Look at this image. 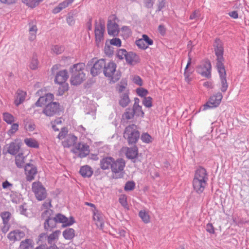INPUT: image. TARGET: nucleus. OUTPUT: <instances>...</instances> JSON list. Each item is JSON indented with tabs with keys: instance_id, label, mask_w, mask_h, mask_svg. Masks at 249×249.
<instances>
[{
	"instance_id": "obj_1",
	"label": "nucleus",
	"mask_w": 249,
	"mask_h": 249,
	"mask_svg": "<svg viewBox=\"0 0 249 249\" xmlns=\"http://www.w3.org/2000/svg\"><path fill=\"white\" fill-rule=\"evenodd\" d=\"M209 176L206 170L199 167L196 171L193 181V186L194 190L197 194L202 193L207 185Z\"/></svg>"
},
{
	"instance_id": "obj_2",
	"label": "nucleus",
	"mask_w": 249,
	"mask_h": 249,
	"mask_svg": "<svg viewBox=\"0 0 249 249\" xmlns=\"http://www.w3.org/2000/svg\"><path fill=\"white\" fill-rule=\"evenodd\" d=\"M85 65L83 63L74 64L70 69L71 72V83L77 86L82 83L85 79L86 74L84 73Z\"/></svg>"
},
{
	"instance_id": "obj_3",
	"label": "nucleus",
	"mask_w": 249,
	"mask_h": 249,
	"mask_svg": "<svg viewBox=\"0 0 249 249\" xmlns=\"http://www.w3.org/2000/svg\"><path fill=\"white\" fill-rule=\"evenodd\" d=\"M124 137L127 140L129 144L136 143L140 138V133L135 124L126 127L124 133Z\"/></svg>"
},
{
	"instance_id": "obj_4",
	"label": "nucleus",
	"mask_w": 249,
	"mask_h": 249,
	"mask_svg": "<svg viewBox=\"0 0 249 249\" xmlns=\"http://www.w3.org/2000/svg\"><path fill=\"white\" fill-rule=\"evenodd\" d=\"M214 51L215 55L216 56V67L223 68L224 65L223 64L224 58V47L222 41L219 39H215L213 44Z\"/></svg>"
},
{
	"instance_id": "obj_5",
	"label": "nucleus",
	"mask_w": 249,
	"mask_h": 249,
	"mask_svg": "<svg viewBox=\"0 0 249 249\" xmlns=\"http://www.w3.org/2000/svg\"><path fill=\"white\" fill-rule=\"evenodd\" d=\"M125 166V162L124 159L122 158L118 159L116 160L113 159L111 170L115 175V178H120L124 177Z\"/></svg>"
},
{
	"instance_id": "obj_6",
	"label": "nucleus",
	"mask_w": 249,
	"mask_h": 249,
	"mask_svg": "<svg viewBox=\"0 0 249 249\" xmlns=\"http://www.w3.org/2000/svg\"><path fill=\"white\" fill-rule=\"evenodd\" d=\"M116 65L111 61L106 64L105 69H104V73L106 77L111 78V80L113 83H115L121 77V74L117 72L116 73Z\"/></svg>"
},
{
	"instance_id": "obj_7",
	"label": "nucleus",
	"mask_w": 249,
	"mask_h": 249,
	"mask_svg": "<svg viewBox=\"0 0 249 249\" xmlns=\"http://www.w3.org/2000/svg\"><path fill=\"white\" fill-rule=\"evenodd\" d=\"M222 98L223 95L220 92L213 94L210 96L209 100L203 106L202 110H206L208 109H212L218 107L221 103Z\"/></svg>"
},
{
	"instance_id": "obj_8",
	"label": "nucleus",
	"mask_w": 249,
	"mask_h": 249,
	"mask_svg": "<svg viewBox=\"0 0 249 249\" xmlns=\"http://www.w3.org/2000/svg\"><path fill=\"white\" fill-rule=\"evenodd\" d=\"M32 189L36 199L38 201H42L46 198V190L39 181L33 182L32 185Z\"/></svg>"
},
{
	"instance_id": "obj_9",
	"label": "nucleus",
	"mask_w": 249,
	"mask_h": 249,
	"mask_svg": "<svg viewBox=\"0 0 249 249\" xmlns=\"http://www.w3.org/2000/svg\"><path fill=\"white\" fill-rule=\"evenodd\" d=\"M211 68L210 62L207 61L198 66L196 68V71L202 76L209 78L211 77Z\"/></svg>"
},
{
	"instance_id": "obj_10",
	"label": "nucleus",
	"mask_w": 249,
	"mask_h": 249,
	"mask_svg": "<svg viewBox=\"0 0 249 249\" xmlns=\"http://www.w3.org/2000/svg\"><path fill=\"white\" fill-rule=\"evenodd\" d=\"M72 151L74 153H78L80 158H84L89 155V147L87 143L79 142L74 145Z\"/></svg>"
},
{
	"instance_id": "obj_11",
	"label": "nucleus",
	"mask_w": 249,
	"mask_h": 249,
	"mask_svg": "<svg viewBox=\"0 0 249 249\" xmlns=\"http://www.w3.org/2000/svg\"><path fill=\"white\" fill-rule=\"evenodd\" d=\"M59 104L56 102H52L48 104L42 112L47 116L52 117L59 111Z\"/></svg>"
},
{
	"instance_id": "obj_12",
	"label": "nucleus",
	"mask_w": 249,
	"mask_h": 249,
	"mask_svg": "<svg viewBox=\"0 0 249 249\" xmlns=\"http://www.w3.org/2000/svg\"><path fill=\"white\" fill-rule=\"evenodd\" d=\"M24 170L27 181H31L34 180L37 173L36 167L33 164L27 163L25 166Z\"/></svg>"
},
{
	"instance_id": "obj_13",
	"label": "nucleus",
	"mask_w": 249,
	"mask_h": 249,
	"mask_svg": "<svg viewBox=\"0 0 249 249\" xmlns=\"http://www.w3.org/2000/svg\"><path fill=\"white\" fill-rule=\"evenodd\" d=\"M104 59H101L96 61L90 70V73L93 76H95L104 71L106 66Z\"/></svg>"
},
{
	"instance_id": "obj_14",
	"label": "nucleus",
	"mask_w": 249,
	"mask_h": 249,
	"mask_svg": "<svg viewBox=\"0 0 249 249\" xmlns=\"http://www.w3.org/2000/svg\"><path fill=\"white\" fill-rule=\"evenodd\" d=\"M54 217L56 223H62L63 227L71 226L74 223V219L73 217L68 218L61 213L56 214Z\"/></svg>"
},
{
	"instance_id": "obj_15",
	"label": "nucleus",
	"mask_w": 249,
	"mask_h": 249,
	"mask_svg": "<svg viewBox=\"0 0 249 249\" xmlns=\"http://www.w3.org/2000/svg\"><path fill=\"white\" fill-rule=\"evenodd\" d=\"M105 27L104 24H99L95 25V41L97 45L104 40V34Z\"/></svg>"
},
{
	"instance_id": "obj_16",
	"label": "nucleus",
	"mask_w": 249,
	"mask_h": 249,
	"mask_svg": "<svg viewBox=\"0 0 249 249\" xmlns=\"http://www.w3.org/2000/svg\"><path fill=\"white\" fill-rule=\"evenodd\" d=\"M221 81V90L225 92L227 90L228 85L226 79V72L225 67L217 68Z\"/></svg>"
},
{
	"instance_id": "obj_17",
	"label": "nucleus",
	"mask_w": 249,
	"mask_h": 249,
	"mask_svg": "<svg viewBox=\"0 0 249 249\" xmlns=\"http://www.w3.org/2000/svg\"><path fill=\"white\" fill-rule=\"evenodd\" d=\"M191 64V58L189 57L187 65L186 66L184 71V80L187 84H190L193 79L192 74L194 72V69L190 67Z\"/></svg>"
},
{
	"instance_id": "obj_18",
	"label": "nucleus",
	"mask_w": 249,
	"mask_h": 249,
	"mask_svg": "<svg viewBox=\"0 0 249 249\" xmlns=\"http://www.w3.org/2000/svg\"><path fill=\"white\" fill-rule=\"evenodd\" d=\"M53 99V95L52 93L46 94L44 96L39 97L38 100L36 102L35 106L36 107H42L44 105H47L48 104L52 103Z\"/></svg>"
},
{
	"instance_id": "obj_19",
	"label": "nucleus",
	"mask_w": 249,
	"mask_h": 249,
	"mask_svg": "<svg viewBox=\"0 0 249 249\" xmlns=\"http://www.w3.org/2000/svg\"><path fill=\"white\" fill-rule=\"evenodd\" d=\"M25 235V232L20 230H16L11 231L8 234V238L11 241H19Z\"/></svg>"
},
{
	"instance_id": "obj_20",
	"label": "nucleus",
	"mask_w": 249,
	"mask_h": 249,
	"mask_svg": "<svg viewBox=\"0 0 249 249\" xmlns=\"http://www.w3.org/2000/svg\"><path fill=\"white\" fill-rule=\"evenodd\" d=\"M107 28L108 35L116 36L119 34V26L115 21L108 20Z\"/></svg>"
},
{
	"instance_id": "obj_21",
	"label": "nucleus",
	"mask_w": 249,
	"mask_h": 249,
	"mask_svg": "<svg viewBox=\"0 0 249 249\" xmlns=\"http://www.w3.org/2000/svg\"><path fill=\"white\" fill-rule=\"evenodd\" d=\"M68 78V72L66 70L60 71L56 73L54 82L59 85L64 83Z\"/></svg>"
},
{
	"instance_id": "obj_22",
	"label": "nucleus",
	"mask_w": 249,
	"mask_h": 249,
	"mask_svg": "<svg viewBox=\"0 0 249 249\" xmlns=\"http://www.w3.org/2000/svg\"><path fill=\"white\" fill-rule=\"evenodd\" d=\"M93 218L95 222L96 225L97 226L102 228L104 225V219L103 214L97 209H95V210L93 211Z\"/></svg>"
},
{
	"instance_id": "obj_23",
	"label": "nucleus",
	"mask_w": 249,
	"mask_h": 249,
	"mask_svg": "<svg viewBox=\"0 0 249 249\" xmlns=\"http://www.w3.org/2000/svg\"><path fill=\"white\" fill-rule=\"evenodd\" d=\"M129 93V91L127 90L119 95V104L123 107H127L130 103Z\"/></svg>"
},
{
	"instance_id": "obj_24",
	"label": "nucleus",
	"mask_w": 249,
	"mask_h": 249,
	"mask_svg": "<svg viewBox=\"0 0 249 249\" xmlns=\"http://www.w3.org/2000/svg\"><path fill=\"white\" fill-rule=\"evenodd\" d=\"M113 159L114 158L111 157L103 158L100 161V168L103 170L111 169Z\"/></svg>"
},
{
	"instance_id": "obj_25",
	"label": "nucleus",
	"mask_w": 249,
	"mask_h": 249,
	"mask_svg": "<svg viewBox=\"0 0 249 249\" xmlns=\"http://www.w3.org/2000/svg\"><path fill=\"white\" fill-rule=\"evenodd\" d=\"M7 146L8 153L12 155H16L18 152L21 145L15 141L7 144Z\"/></svg>"
},
{
	"instance_id": "obj_26",
	"label": "nucleus",
	"mask_w": 249,
	"mask_h": 249,
	"mask_svg": "<svg viewBox=\"0 0 249 249\" xmlns=\"http://www.w3.org/2000/svg\"><path fill=\"white\" fill-rule=\"evenodd\" d=\"M125 59L127 64L134 65L139 62V57L135 53L129 52L127 53Z\"/></svg>"
},
{
	"instance_id": "obj_27",
	"label": "nucleus",
	"mask_w": 249,
	"mask_h": 249,
	"mask_svg": "<svg viewBox=\"0 0 249 249\" xmlns=\"http://www.w3.org/2000/svg\"><path fill=\"white\" fill-rule=\"evenodd\" d=\"M77 137L73 135H69L62 142V145L65 148H69L74 145L77 141Z\"/></svg>"
},
{
	"instance_id": "obj_28",
	"label": "nucleus",
	"mask_w": 249,
	"mask_h": 249,
	"mask_svg": "<svg viewBox=\"0 0 249 249\" xmlns=\"http://www.w3.org/2000/svg\"><path fill=\"white\" fill-rule=\"evenodd\" d=\"M35 243L33 240L30 238H27L20 242L19 249H33Z\"/></svg>"
},
{
	"instance_id": "obj_29",
	"label": "nucleus",
	"mask_w": 249,
	"mask_h": 249,
	"mask_svg": "<svg viewBox=\"0 0 249 249\" xmlns=\"http://www.w3.org/2000/svg\"><path fill=\"white\" fill-rule=\"evenodd\" d=\"M26 95V92L18 89L16 93V97L14 102L15 105L18 107L22 104L25 100Z\"/></svg>"
},
{
	"instance_id": "obj_30",
	"label": "nucleus",
	"mask_w": 249,
	"mask_h": 249,
	"mask_svg": "<svg viewBox=\"0 0 249 249\" xmlns=\"http://www.w3.org/2000/svg\"><path fill=\"white\" fill-rule=\"evenodd\" d=\"M79 173L83 178H90L93 174L92 168L89 165H84L80 168Z\"/></svg>"
},
{
	"instance_id": "obj_31",
	"label": "nucleus",
	"mask_w": 249,
	"mask_h": 249,
	"mask_svg": "<svg viewBox=\"0 0 249 249\" xmlns=\"http://www.w3.org/2000/svg\"><path fill=\"white\" fill-rule=\"evenodd\" d=\"M60 234V231L56 230L50 235L47 234V242L49 245L55 244L58 239L59 236Z\"/></svg>"
},
{
	"instance_id": "obj_32",
	"label": "nucleus",
	"mask_w": 249,
	"mask_h": 249,
	"mask_svg": "<svg viewBox=\"0 0 249 249\" xmlns=\"http://www.w3.org/2000/svg\"><path fill=\"white\" fill-rule=\"evenodd\" d=\"M26 157L23 156V153H18L15 157V163L17 166L18 168L25 167L26 165L25 164Z\"/></svg>"
},
{
	"instance_id": "obj_33",
	"label": "nucleus",
	"mask_w": 249,
	"mask_h": 249,
	"mask_svg": "<svg viewBox=\"0 0 249 249\" xmlns=\"http://www.w3.org/2000/svg\"><path fill=\"white\" fill-rule=\"evenodd\" d=\"M138 154V149L136 146L127 148L125 155L126 157L129 159H134L137 157Z\"/></svg>"
},
{
	"instance_id": "obj_34",
	"label": "nucleus",
	"mask_w": 249,
	"mask_h": 249,
	"mask_svg": "<svg viewBox=\"0 0 249 249\" xmlns=\"http://www.w3.org/2000/svg\"><path fill=\"white\" fill-rule=\"evenodd\" d=\"M56 222L54 220V217L45 219L44 222V229L46 231H51L56 226Z\"/></svg>"
},
{
	"instance_id": "obj_35",
	"label": "nucleus",
	"mask_w": 249,
	"mask_h": 249,
	"mask_svg": "<svg viewBox=\"0 0 249 249\" xmlns=\"http://www.w3.org/2000/svg\"><path fill=\"white\" fill-rule=\"evenodd\" d=\"M63 236L66 240H72L75 236V231L72 228H67L63 231Z\"/></svg>"
},
{
	"instance_id": "obj_36",
	"label": "nucleus",
	"mask_w": 249,
	"mask_h": 249,
	"mask_svg": "<svg viewBox=\"0 0 249 249\" xmlns=\"http://www.w3.org/2000/svg\"><path fill=\"white\" fill-rule=\"evenodd\" d=\"M43 0H21L24 4L32 9L35 8Z\"/></svg>"
},
{
	"instance_id": "obj_37",
	"label": "nucleus",
	"mask_w": 249,
	"mask_h": 249,
	"mask_svg": "<svg viewBox=\"0 0 249 249\" xmlns=\"http://www.w3.org/2000/svg\"><path fill=\"white\" fill-rule=\"evenodd\" d=\"M26 145L31 148H37L39 147V143L37 141L33 138H26L24 140Z\"/></svg>"
},
{
	"instance_id": "obj_38",
	"label": "nucleus",
	"mask_w": 249,
	"mask_h": 249,
	"mask_svg": "<svg viewBox=\"0 0 249 249\" xmlns=\"http://www.w3.org/2000/svg\"><path fill=\"white\" fill-rule=\"evenodd\" d=\"M3 120L7 124H12L15 121V117L11 114L8 112H4L2 114Z\"/></svg>"
},
{
	"instance_id": "obj_39",
	"label": "nucleus",
	"mask_w": 249,
	"mask_h": 249,
	"mask_svg": "<svg viewBox=\"0 0 249 249\" xmlns=\"http://www.w3.org/2000/svg\"><path fill=\"white\" fill-rule=\"evenodd\" d=\"M139 216L144 223L147 224L150 222V216L145 210H141L139 213Z\"/></svg>"
},
{
	"instance_id": "obj_40",
	"label": "nucleus",
	"mask_w": 249,
	"mask_h": 249,
	"mask_svg": "<svg viewBox=\"0 0 249 249\" xmlns=\"http://www.w3.org/2000/svg\"><path fill=\"white\" fill-rule=\"evenodd\" d=\"M38 61L36 54L34 53L32 57L29 67L32 70H35L37 69Z\"/></svg>"
},
{
	"instance_id": "obj_41",
	"label": "nucleus",
	"mask_w": 249,
	"mask_h": 249,
	"mask_svg": "<svg viewBox=\"0 0 249 249\" xmlns=\"http://www.w3.org/2000/svg\"><path fill=\"white\" fill-rule=\"evenodd\" d=\"M10 197L13 202L17 204L20 202L21 195L17 192H12L10 194Z\"/></svg>"
},
{
	"instance_id": "obj_42",
	"label": "nucleus",
	"mask_w": 249,
	"mask_h": 249,
	"mask_svg": "<svg viewBox=\"0 0 249 249\" xmlns=\"http://www.w3.org/2000/svg\"><path fill=\"white\" fill-rule=\"evenodd\" d=\"M10 128L7 131V133L10 137L13 136L15 133L18 130L19 125L18 123H13L11 124Z\"/></svg>"
},
{
	"instance_id": "obj_43",
	"label": "nucleus",
	"mask_w": 249,
	"mask_h": 249,
	"mask_svg": "<svg viewBox=\"0 0 249 249\" xmlns=\"http://www.w3.org/2000/svg\"><path fill=\"white\" fill-rule=\"evenodd\" d=\"M132 110L133 113L137 116L143 117L144 115V113L142 110V107L140 105L133 106Z\"/></svg>"
},
{
	"instance_id": "obj_44",
	"label": "nucleus",
	"mask_w": 249,
	"mask_h": 249,
	"mask_svg": "<svg viewBox=\"0 0 249 249\" xmlns=\"http://www.w3.org/2000/svg\"><path fill=\"white\" fill-rule=\"evenodd\" d=\"M75 17V14L74 12H70L68 14L67 17L66 18L67 22L70 26H72L75 23L74 17Z\"/></svg>"
},
{
	"instance_id": "obj_45",
	"label": "nucleus",
	"mask_w": 249,
	"mask_h": 249,
	"mask_svg": "<svg viewBox=\"0 0 249 249\" xmlns=\"http://www.w3.org/2000/svg\"><path fill=\"white\" fill-rule=\"evenodd\" d=\"M64 50V48L62 46L53 45L51 48V51L52 53L56 54H59L61 53Z\"/></svg>"
},
{
	"instance_id": "obj_46",
	"label": "nucleus",
	"mask_w": 249,
	"mask_h": 249,
	"mask_svg": "<svg viewBox=\"0 0 249 249\" xmlns=\"http://www.w3.org/2000/svg\"><path fill=\"white\" fill-rule=\"evenodd\" d=\"M141 139L142 142L146 143H149L152 142V138L147 133H143L142 134Z\"/></svg>"
},
{
	"instance_id": "obj_47",
	"label": "nucleus",
	"mask_w": 249,
	"mask_h": 249,
	"mask_svg": "<svg viewBox=\"0 0 249 249\" xmlns=\"http://www.w3.org/2000/svg\"><path fill=\"white\" fill-rule=\"evenodd\" d=\"M137 94L140 97H146V96L148 94V91L147 89L143 88H138L136 89Z\"/></svg>"
},
{
	"instance_id": "obj_48",
	"label": "nucleus",
	"mask_w": 249,
	"mask_h": 249,
	"mask_svg": "<svg viewBox=\"0 0 249 249\" xmlns=\"http://www.w3.org/2000/svg\"><path fill=\"white\" fill-rule=\"evenodd\" d=\"M136 45L138 46L139 49L142 50H146L148 48V46L144 43L143 41L142 38H140L136 40Z\"/></svg>"
},
{
	"instance_id": "obj_49",
	"label": "nucleus",
	"mask_w": 249,
	"mask_h": 249,
	"mask_svg": "<svg viewBox=\"0 0 249 249\" xmlns=\"http://www.w3.org/2000/svg\"><path fill=\"white\" fill-rule=\"evenodd\" d=\"M142 105L146 107L150 108L152 107V98L148 96L144 97L142 100Z\"/></svg>"
},
{
	"instance_id": "obj_50",
	"label": "nucleus",
	"mask_w": 249,
	"mask_h": 249,
	"mask_svg": "<svg viewBox=\"0 0 249 249\" xmlns=\"http://www.w3.org/2000/svg\"><path fill=\"white\" fill-rule=\"evenodd\" d=\"M53 214V211L51 209H47L42 213L41 217L44 219L52 218V215Z\"/></svg>"
},
{
	"instance_id": "obj_51",
	"label": "nucleus",
	"mask_w": 249,
	"mask_h": 249,
	"mask_svg": "<svg viewBox=\"0 0 249 249\" xmlns=\"http://www.w3.org/2000/svg\"><path fill=\"white\" fill-rule=\"evenodd\" d=\"M47 234L46 233H40L37 238L36 242L38 244H44V243L47 241Z\"/></svg>"
},
{
	"instance_id": "obj_52",
	"label": "nucleus",
	"mask_w": 249,
	"mask_h": 249,
	"mask_svg": "<svg viewBox=\"0 0 249 249\" xmlns=\"http://www.w3.org/2000/svg\"><path fill=\"white\" fill-rule=\"evenodd\" d=\"M121 31L123 33V35L126 37H129L131 35L132 32L128 26H124L121 28Z\"/></svg>"
},
{
	"instance_id": "obj_53",
	"label": "nucleus",
	"mask_w": 249,
	"mask_h": 249,
	"mask_svg": "<svg viewBox=\"0 0 249 249\" xmlns=\"http://www.w3.org/2000/svg\"><path fill=\"white\" fill-rule=\"evenodd\" d=\"M119 201L124 208L127 209H129L126 196L125 195L121 196L119 197Z\"/></svg>"
},
{
	"instance_id": "obj_54",
	"label": "nucleus",
	"mask_w": 249,
	"mask_h": 249,
	"mask_svg": "<svg viewBox=\"0 0 249 249\" xmlns=\"http://www.w3.org/2000/svg\"><path fill=\"white\" fill-rule=\"evenodd\" d=\"M127 52L126 51V50L124 49H119L116 55L117 57L121 59L122 60L125 58L126 54H127Z\"/></svg>"
},
{
	"instance_id": "obj_55",
	"label": "nucleus",
	"mask_w": 249,
	"mask_h": 249,
	"mask_svg": "<svg viewBox=\"0 0 249 249\" xmlns=\"http://www.w3.org/2000/svg\"><path fill=\"white\" fill-rule=\"evenodd\" d=\"M135 187V183L133 181H128L126 182L124 189L126 191H132Z\"/></svg>"
},
{
	"instance_id": "obj_56",
	"label": "nucleus",
	"mask_w": 249,
	"mask_h": 249,
	"mask_svg": "<svg viewBox=\"0 0 249 249\" xmlns=\"http://www.w3.org/2000/svg\"><path fill=\"white\" fill-rule=\"evenodd\" d=\"M11 213L9 212H4L0 214L3 223H9V219L11 216Z\"/></svg>"
},
{
	"instance_id": "obj_57",
	"label": "nucleus",
	"mask_w": 249,
	"mask_h": 249,
	"mask_svg": "<svg viewBox=\"0 0 249 249\" xmlns=\"http://www.w3.org/2000/svg\"><path fill=\"white\" fill-rule=\"evenodd\" d=\"M127 86V83L125 81H121L117 87V89L119 92L120 93H123V91L124 92L126 91L125 89H126V87Z\"/></svg>"
},
{
	"instance_id": "obj_58",
	"label": "nucleus",
	"mask_w": 249,
	"mask_h": 249,
	"mask_svg": "<svg viewBox=\"0 0 249 249\" xmlns=\"http://www.w3.org/2000/svg\"><path fill=\"white\" fill-rule=\"evenodd\" d=\"M35 124L32 122L27 121L25 124V128L27 131H33L35 130Z\"/></svg>"
},
{
	"instance_id": "obj_59",
	"label": "nucleus",
	"mask_w": 249,
	"mask_h": 249,
	"mask_svg": "<svg viewBox=\"0 0 249 249\" xmlns=\"http://www.w3.org/2000/svg\"><path fill=\"white\" fill-rule=\"evenodd\" d=\"M110 43L111 45L117 47H120L121 46L122 41L120 38L114 37L110 40Z\"/></svg>"
},
{
	"instance_id": "obj_60",
	"label": "nucleus",
	"mask_w": 249,
	"mask_h": 249,
	"mask_svg": "<svg viewBox=\"0 0 249 249\" xmlns=\"http://www.w3.org/2000/svg\"><path fill=\"white\" fill-rule=\"evenodd\" d=\"M142 38L144 43H146V44L148 46L153 44V40L150 38L147 35H143L142 36Z\"/></svg>"
},
{
	"instance_id": "obj_61",
	"label": "nucleus",
	"mask_w": 249,
	"mask_h": 249,
	"mask_svg": "<svg viewBox=\"0 0 249 249\" xmlns=\"http://www.w3.org/2000/svg\"><path fill=\"white\" fill-rule=\"evenodd\" d=\"M68 133V130L65 127L61 128L60 132L57 136V138L59 140L64 139Z\"/></svg>"
},
{
	"instance_id": "obj_62",
	"label": "nucleus",
	"mask_w": 249,
	"mask_h": 249,
	"mask_svg": "<svg viewBox=\"0 0 249 249\" xmlns=\"http://www.w3.org/2000/svg\"><path fill=\"white\" fill-rule=\"evenodd\" d=\"M134 115H135V114L133 113L132 109L131 110L130 108L127 109L126 111L124 114L125 118L127 120L132 119Z\"/></svg>"
},
{
	"instance_id": "obj_63",
	"label": "nucleus",
	"mask_w": 249,
	"mask_h": 249,
	"mask_svg": "<svg viewBox=\"0 0 249 249\" xmlns=\"http://www.w3.org/2000/svg\"><path fill=\"white\" fill-rule=\"evenodd\" d=\"M29 32H37V28L35 23L32 21L29 23Z\"/></svg>"
},
{
	"instance_id": "obj_64",
	"label": "nucleus",
	"mask_w": 249,
	"mask_h": 249,
	"mask_svg": "<svg viewBox=\"0 0 249 249\" xmlns=\"http://www.w3.org/2000/svg\"><path fill=\"white\" fill-rule=\"evenodd\" d=\"M200 16V11L199 10H195L192 14L190 16L189 19L191 20H196Z\"/></svg>"
}]
</instances>
